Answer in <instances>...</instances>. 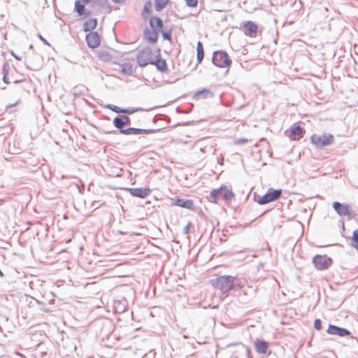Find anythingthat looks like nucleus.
I'll list each match as a JSON object with an SVG mask.
<instances>
[{
  "label": "nucleus",
  "instance_id": "5fc2aeb1",
  "mask_svg": "<svg viewBox=\"0 0 358 358\" xmlns=\"http://www.w3.org/2000/svg\"><path fill=\"white\" fill-rule=\"evenodd\" d=\"M15 105H16V103H14L13 105L9 106V107H13V106H15Z\"/></svg>",
  "mask_w": 358,
  "mask_h": 358
},
{
  "label": "nucleus",
  "instance_id": "3c124183",
  "mask_svg": "<svg viewBox=\"0 0 358 358\" xmlns=\"http://www.w3.org/2000/svg\"><path fill=\"white\" fill-rule=\"evenodd\" d=\"M3 273L1 271V270L0 269V277L1 278H3Z\"/></svg>",
  "mask_w": 358,
  "mask_h": 358
},
{
  "label": "nucleus",
  "instance_id": "20e7f679",
  "mask_svg": "<svg viewBox=\"0 0 358 358\" xmlns=\"http://www.w3.org/2000/svg\"><path fill=\"white\" fill-rule=\"evenodd\" d=\"M334 136L330 134H323L322 135L313 134L310 136L311 143L318 149L323 148L333 143Z\"/></svg>",
  "mask_w": 358,
  "mask_h": 358
},
{
  "label": "nucleus",
  "instance_id": "f704fd0d",
  "mask_svg": "<svg viewBox=\"0 0 358 358\" xmlns=\"http://www.w3.org/2000/svg\"><path fill=\"white\" fill-rule=\"evenodd\" d=\"M314 327L317 330H320L322 329V322L320 319H316L314 322Z\"/></svg>",
  "mask_w": 358,
  "mask_h": 358
},
{
  "label": "nucleus",
  "instance_id": "2eb2a0df",
  "mask_svg": "<svg viewBox=\"0 0 358 358\" xmlns=\"http://www.w3.org/2000/svg\"><path fill=\"white\" fill-rule=\"evenodd\" d=\"M172 204L187 209L194 208V202L192 199H185L176 197L172 199Z\"/></svg>",
  "mask_w": 358,
  "mask_h": 358
},
{
  "label": "nucleus",
  "instance_id": "7c9ffc66",
  "mask_svg": "<svg viewBox=\"0 0 358 358\" xmlns=\"http://www.w3.org/2000/svg\"><path fill=\"white\" fill-rule=\"evenodd\" d=\"M169 0H158V11L162 10L168 4Z\"/></svg>",
  "mask_w": 358,
  "mask_h": 358
},
{
  "label": "nucleus",
  "instance_id": "37998d69",
  "mask_svg": "<svg viewBox=\"0 0 358 358\" xmlns=\"http://www.w3.org/2000/svg\"><path fill=\"white\" fill-rule=\"evenodd\" d=\"M246 355L248 358H252L250 356V349L248 347H246Z\"/></svg>",
  "mask_w": 358,
  "mask_h": 358
},
{
  "label": "nucleus",
  "instance_id": "c03bdc74",
  "mask_svg": "<svg viewBox=\"0 0 358 358\" xmlns=\"http://www.w3.org/2000/svg\"><path fill=\"white\" fill-rule=\"evenodd\" d=\"M108 2L107 0H99V5L101 6H103L105 3H106Z\"/></svg>",
  "mask_w": 358,
  "mask_h": 358
},
{
  "label": "nucleus",
  "instance_id": "72a5a7b5",
  "mask_svg": "<svg viewBox=\"0 0 358 358\" xmlns=\"http://www.w3.org/2000/svg\"><path fill=\"white\" fill-rule=\"evenodd\" d=\"M115 308L118 312H123L125 310V308L122 307L120 301L115 302Z\"/></svg>",
  "mask_w": 358,
  "mask_h": 358
},
{
  "label": "nucleus",
  "instance_id": "c9c22d12",
  "mask_svg": "<svg viewBox=\"0 0 358 358\" xmlns=\"http://www.w3.org/2000/svg\"><path fill=\"white\" fill-rule=\"evenodd\" d=\"M190 227H191V223L188 222V224L187 225H185V227L183 228V234H189Z\"/></svg>",
  "mask_w": 358,
  "mask_h": 358
},
{
  "label": "nucleus",
  "instance_id": "a19ab883",
  "mask_svg": "<svg viewBox=\"0 0 358 358\" xmlns=\"http://www.w3.org/2000/svg\"><path fill=\"white\" fill-rule=\"evenodd\" d=\"M176 112L178 113H188L189 111V110H182L179 108H176Z\"/></svg>",
  "mask_w": 358,
  "mask_h": 358
},
{
  "label": "nucleus",
  "instance_id": "cd10ccee",
  "mask_svg": "<svg viewBox=\"0 0 358 358\" xmlns=\"http://www.w3.org/2000/svg\"><path fill=\"white\" fill-rule=\"evenodd\" d=\"M352 246L358 251V229L355 230L352 237Z\"/></svg>",
  "mask_w": 358,
  "mask_h": 358
},
{
  "label": "nucleus",
  "instance_id": "4468645a",
  "mask_svg": "<svg viewBox=\"0 0 358 358\" xmlns=\"http://www.w3.org/2000/svg\"><path fill=\"white\" fill-rule=\"evenodd\" d=\"M327 332L331 335H336L341 337L347 336L351 334L350 331L347 329L334 324L329 325Z\"/></svg>",
  "mask_w": 358,
  "mask_h": 358
},
{
  "label": "nucleus",
  "instance_id": "49530a36",
  "mask_svg": "<svg viewBox=\"0 0 358 358\" xmlns=\"http://www.w3.org/2000/svg\"><path fill=\"white\" fill-rule=\"evenodd\" d=\"M111 1L115 3H120L122 2L124 0H111Z\"/></svg>",
  "mask_w": 358,
  "mask_h": 358
},
{
  "label": "nucleus",
  "instance_id": "9b49d317",
  "mask_svg": "<svg viewBox=\"0 0 358 358\" xmlns=\"http://www.w3.org/2000/svg\"><path fill=\"white\" fill-rule=\"evenodd\" d=\"M304 133L305 131L303 128L299 125H296L295 124L285 132V135L291 140H299L301 138Z\"/></svg>",
  "mask_w": 358,
  "mask_h": 358
},
{
  "label": "nucleus",
  "instance_id": "5701e85b",
  "mask_svg": "<svg viewBox=\"0 0 358 358\" xmlns=\"http://www.w3.org/2000/svg\"><path fill=\"white\" fill-rule=\"evenodd\" d=\"M97 26L96 18H90L85 21L83 26V30L85 32L92 31Z\"/></svg>",
  "mask_w": 358,
  "mask_h": 358
},
{
  "label": "nucleus",
  "instance_id": "09e8293b",
  "mask_svg": "<svg viewBox=\"0 0 358 358\" xmlns=\"http://www.w3.org/2000/svg\"><path fill=\"white\" fill-rule=\"evenodd\" d=\"M247 140L246 139H241L238 141L239 143H244V142H246Z\"/></svg>",
  "mask_w": 358,
  "mask_h": 358
},
{
  "label": "nucleus",
  "instance_id": "473e14b6",
  "mask_svg": "<svg viewBox=\"0 0 358 358\" xmlns=\"http://www.w3.org/2000/svg\"><path fill=\"white\" fill-rule=\"evenodd\" d=\"M10 80H12V82L13 83H22V84H26V85L29 84L27 79L17 80V79H14V77H13L12 76H11Z\"/></svg>",
  "mask_w": 358,
  "mask_h": 358
},
{
  "label": "nucleus",
  "instance_id": "ddd939ff",
  "mask_svg": "<svg viewBox=\"0 0 358 358\" xmlns=\"http://www.w3.org/2000/svg\"><path fill=\"white\" fill-rule=\"evenodd\" d=\"M113 123L114 127L119 129V131L120 132V130L124 129V127L131 124V119L128 115H122L121 117L116 116L113 119Z\"/></svg>",
  "mask_w": 358,
  "mask_h": 358
},
{
  "label": "nucleus",
  "instance_id": "de8ad7c7",
  "mask_svg": "<svg viewBox=\"0 0 358 358\" xmlns=\"http://www.w3.org/2000/svg\"><path fill=\"white\" fill-rule=\"evenodd\" d=\"M154 6H155V10H157V0H154Z\"/></svg>",
  "mask_w": 358,
  "mask_h": 358
},
{
  "label": "nucleus",
  "instance_id": "aec40b11",
  "mask_svg": "<svg viewBox=\"0 0 358 358\" xmlns=\"http://www.w3.org/2000/svg\"><path fill=\"white\" fill-rule=\"evenodd\" d=\"M214 96L213 92L208 89H203L201 90L197 91L193 95L194 100H199L208 98H213Z\"/></svg>",
  "mask_w": 358,
  "mask_h": 358
},
{
  "label": "nucleus",
  "instance_id": "39448f33",
  "mask_svg": "<svg viewBox=\"0 0 358 358\" xmlns=\"http://www.w3.org/2000/svg\"><path fill=\"white\" fill-rule=\"evenodd\" d=\"M213 64L220 68H229L231 60L228 54L222 50L215 51L212 57Z\"/></svg>",
  "mask_w": 358,
  "mask_h": 358
},
{
  "label": "nucleus",
  "instance_id": "1a4fd4ad",
  "mask_svg": "<svg viewBox=\"0 0 358 358\" xmlns=\"http://www.w3.org/2000/svg\"><path fill=\"white\" fill-rule=\"evenodd\" d=\"M281 194L282 189H273L270 188L265 194L257 200V203L260 205H264L274 201L280 196Z\"/></svg>",
  "mask_w": 358,
  "mask_h": 358
},
{
  "label": "nucleus",
  "instance_id": "4d7b16f0",
  "mask_svg": "<svg viewBox=\"0 0 358 358\" xmlns=\"http://www.w3.org/2000/svg\"><path fill=\"white\" fill-rule=\"evenodd\" d=\"M29 48H30V49H32L33 48V45H31Z\"/></svg>",
  "mask_w": 358,
  "mask_h": 358
},
{
  "label": "nucleus",
  "instance_id": "9d476101",
  "mask_svg": "<svg viewBox=\"0 0 358 358\" xmlns=\"http://www.w3.org/2000/svg\"><path fill=\"white\" fill-rule=\"evenodd\" d=\"M158 71L162 74V83H172L174 82L173 78L167 77L168 76V68L166 61L161 58L159 56V49L158 48Z\"/></svg>",
  "mask_w": 358,
  "mask_h": 358
},
{
  "label": "nucleus",
  "instance_id": "423d86ee",
  "mask_svg": "<svg viewBox=\"0 0 358 358\" xmlns=\"http://www.w3.org/2000/svg\"><path fill=\"white\" fill-rule=\"evenodd\" d=\"M150 27H145L143 30V39L150 44H155L157 43V16H152L149 20Z\"/></svg>",
  "mask_w": 358,
  "mask_h": 358
},
{
  "label": "nucleus",
  "instance_id": "4be33fe9",
  "mask_svg": "<svg viewBox=\"0 0 358 358\" xmlns=\"http://www.w3.org/2000/svg\"><path fill=\"white\" fill-rule=\"evenodd\" d=\"M254 344L257 352L259 354H266L267 352L268 345L266 341L257 339Z\"/></svg>",
  "mask_w": 358,
  "mask_h": 358
},
{
  "label": "nucleus",
  "instance_id": "864d4df0",
  "mask_svg": "<svg viewBox=\"0 0 358 358\" xmlns=\"http://www.w3.org/2000/svg\"><path fill=\"white\" fill-rule=\"evenodd\" d=\"M164 128H158V129H157V131H162V130H164Z\"/></svg>",
  "mask_w": 358,
  "mask_h": 358
},
{
  "label": "nucleus",
  "instance_id": "a211bd4d",
  "mask_svg": "<svg viewBox=\"0 0 358 358\" xmlns=\"http://www.w3.org/2000/svg\"><path fill=\"white\" fill-rule=\"evenodd\" d=\"M73 11L77 13L79 16H83L84 17H86L91 14V10H87L85 4L81 3L79 0H76L75 1Z\"/></svg>",
  "mask_w": 358,
  "mask_h": 358
},
{
  "label": "nucleus",
  "instance_id": "f257e3e1",
  "mask_svg": "<svg viewBox=\"0 0 358 358\" xmlns=\"http://www.w3.org/2000/svg\"><path fill=\"white\" fill-rule=\"evenodd\" d=\"M212 286L225 294L234 289L235 277L229 275H220L210 280Z\"/></svg>",
  "mask_w": 358,
  "mask_h": 358
},
{
  "label": "nucleus",
  "instance_id": "dca6fc26",
  "mask_svg": "<svg viewBox=\"0 0 358 358\" xmlns=\"http://www.w3.org/2000/svg\"><path fill=\"white\" fill-rule=\"evenodd\" d=\"M243 27L245 29V34L246 36H248L250 37H255L257 36L258 27L255 22L252 21H247L244 24Z\"/></svg>",
  "mask_w": 358,
  "mask_h": 358
},
{
  "label": "nucleus",
  "instance_id": "c756f323",
  "mask_svg": "<svg viewBox=\"0 0 358 358\" xmlns=\"http://www.w3.org/2000/svg\"><path fill=\"white\" fill-rule=\"evenodd\" d=\"M106 107L117 113H122L123 111V108H120L113 104H108Z\"/></svg>",
  "mask_w": 358,
  "mask_h": 358
},
{
  "label": "nucleus",
  "instance_id": "2f4dec72",
  "mask_svg": "<svg viewBox=\"0 0 358 358\" xmlns=\"http://www.w3.org/2000/svg\"><path fill=\"white\" fill-rule=\"evenodd\" d=\"M188 7H196L198 4V0H185Z\"/></svg>",
  "mask_w": 358,
  "mask_h": 358
},
{
  "label": "nucleus",
  "instance_id": "f8f14e48",
  "mask_svg": "<svg viewBox=\"0 0 358 358\" xmlns=\"http://www.w3.org/2000/svg\"><path fill=\"white\" fill-rule=\"evenodd\" d=\"M85 41L89 48H97L101 43L100 35L97 31H91L86 34Z\"/></svg>",
  "mask_w": 358,
  "mask_h": 358
},
{
  "label": "nucleus",
  "instance_id": "f03ea898",
  "mask_svg": "<svg viewBox=\"0 0 358 358\" xmlns=\"http://www.w3.org/2000/svg\"><path fill=\"white\" fill-rule=\"evenodd\" d=\"M136 60L138 64L143 67L148 64L157 66V55H155L150 47H145L140 50L137 54Z\"/></svg>",
  "mask_w": 358,
  "mask_h": 358
},
{
  "label": "nucleus",
  "instance_id": "58836bf2",
  "mask_svg": "<svg viewBox=\"0 0 358 358\" xmlns=\"http://www.w3.org/2000/svg\"><path fill=\"white\" fill-rule=\"evenodd\" d=\"M38 37L44 44L50 45L48 41L45 38H43L41 34H38Z\"/></svg>",
  "mask_w": 358,
  "mask_h": 358
},
{
  "label": "nucleus",
  "instance_id": "b1692460",
  "mask_svg": "<svg viewBox=\"0 0 358 358\" xmlns=\"http://www.w3.org/2000/svg\"><path fill=\"white\" fill-rule=\"evenodd\" d=\"M196 59L198 63H201L204 57V51L203 44L201 41H198L196 45Z\"/></svg>",
  "mask_w": 358,
  "mask_h": 358
},
{
  "label": "nucleus",
  "instance_id": "e433bc0d",
  "mask_svg": "<svg viewBox=\"0 0 358 358\" xmlns=\"http://www.w3.org/2000/svg\"><path fill=\"white\" fill-rule=\"evenodd\" d=\"M155 131V129H141V134H149L151 133H154Z\"/></svg>",
  "mask_w": 358,
  "mask_h": 358
},
{
  "label": "nucleus",
  "instance_id": "6e6552de",
  "mask_svg": "<svg viewBox=\"0 0 358 358\" xmlns=\"http://www.w3.org/2000/svg\"><path fill=\"white\" fill-rule=\"evenodd\" d=\"M173 25L170 22L164 24L163 21L158 17V34L161 33L164 40L171 41L172 31Z\"/></svg>",
  "mask_w": 358,
  "mask_h": 358
},
{
  "label": "nucleus",
  "instance_id": "6ab92c4d",
  "mask_svg": "<svg viewBox=\"0 0 358 358\" xmlns=\"http://www.w3.org/2000/svg\"><path fill=\"white\" fill-rule=\"evenodd\" d=\"M333 207L336 212L341 216L349 215L350 212L349 207L347 205H344L338 201L333 203Z\"/></svg>",
  "mask_w": 358,
  "mask_h": 358
},
{
  "label": "nucleus",
  "instance_id": "8fccbe9b",
  "mask_svg": "<svg viewBox=\"0 0 358 358\" xmlns=\"http://www.w3.org/2000/svg\"><path fill=\"white\" fill-rule=\"evenodd\" d=\"M157 121V115H155L154 117H153V122H156Z\"/></svg>",
  "mask_w": 358,
  "mask_h": 358
},
{
  "label": "nucleus",
  "instance_id": "7ed1b4c3",
  "mask_svg": "<svg viewBox=\"0 0 358 358\" xmlns=\"http://www.w3.org/2000/svg\"><path fill=\"white\" fill-rule=\"evenodd\" d=\"M234 196V194L231 190L228 189L226 186L222 185L210 192L208 199L210 202L216 203L221 199L225 201H230Z\"/></svg>",
  "mask_w": 358,
  "mask_h": 358
},
{
  "label": "nucleus",
  "instance_id": "393cba45",
  "mask_svg": "<svg viewBox=\"0 0 358 358\" xmlns=\"http://www.w3.org/2000/svg\"><path fill=\"white\" fill-rule=\"evenodd\" d=\"M120 71L123 74L131 75L134 72L133 66L129 62L120 65Z\"/></svg>",
  "mask_w": 358,
  "mask_h": 358
},
{
  "label": "nucleus",
  "instance_id": "ea45409f",
  "mask_svg": "<svg viewBox=\"0 0 358 358\" xmlns=\"http://www.w3.org/2000/svg\"><path fill=\"white\" fill-rule=\"evenodd\" d=\"M10 54H11V55H12V56H13L15 59H17V60H18V61H21V60H22V57H20V56H18V55H17L16 54H15L13 51H11V52H10Z\"/></svg>",
  "mask_w": 358,
  "mask_h": 358
},
{
  "label": "nucleus",
  "instance_id": "f3484780",
  "mask_svg": "<svg viewBox=\"0 0 358 358\" xmlns=\"http://www.w3.org/2000/svg\"><path fill=\"white\" fill-rule=\"evenodd\" d=\"M128 192L131 196L139 198H145L150 193V189L144 187L129 188Z\"/></svg>",
  "mask_w": 358,
  "mask_h": 358
},
{
  "label": "nucleus",
  "instance_id": "a878e982",
  "mask_svg": "<svg viewBox=\"0 0 358 358\" xmlns=\"http://www.w3.org/2000/svg\"><path fill=\"white\" fill-rule=\"evenodd\" d=\"M152 3L150 1H147L144 6L142 11V17L143 19H147L149 15L151 14L152 12Z\"/></svg>",
  "mask_w": 358,
  "mask_h": 358
},
{
  "label": "nucleus",
  "instance_id": "c85d7f7f",
  "mask_svg": "<svg viewBox=\"0 0 358 358\" xmlns=\"http://www.w3.org/2000/svg\"><path fill=\"white\" fill-rule=\"evenodd\" d=\"M143 110V108H123L122 113L127 114V115H131L134 113H136L138 111Z\"/></svg>",
  "mask_w": 358,
  "mask_h": 358
},
{
  "label": "nucleus",
  "instance_id": "bb28decb",
  "mask_svg": "<svg viewBox=\"0 0 358 358\" xmlns=\"http://www.w3.org/2000/svg\"><path fill=\"white\" fill-rule=\"evenodd\" d=\"M120 134L124 135H138L141 134V129L134 128V127H129L124 130H120Z\"/></svg>",
  "mask_w": 358,
  "mask_h": 358
},
{
  "label": "nucleus",
  "instance_id": "0eeeda50",
  "mask_svg": "<svg viewBox=\"0 0 358 358\" xmlns=\"http://www.w3.org/2000/svg\"><path fill=\"white\" fill-rule=\"evenodd\" d=\"M333 263L331 258L327 255H317L313 259V264L318 271H323L329 268Z\"/></svg>",
  "mask_w": 358,
  "mask_h": 358
},
{
  "label": "nucleus",
  "instance_id": "412c9836",
  "mask_svg": "<svg viewBox=\"0 0 358 358\" xmlns=\"http://www.w3.org/2000/svg\"><path fill=\"white\" fill-rule=\"evenodd\" d=\"M15 69L14 66H11L10 63L6 61L3 63V67H2V73H3V78L2 80L4 83L6 84H10L11 81L10 80V78L8 77L10 74V71H11V69Z\"/></svg>",
  "mask_w": 358,
  "mask_h": 358
},
{
  "label": "nucleus",
  "instance_id": "a18cd8bd",
  "mask_svg": "<svg viewBox=\"0 0 358 358\" xmlns=\"http://www.w3.org/2000/svg\"><path fill=\"white\" fill-rule=\"evenodd\" d=\"M83 1V3L84 4H89L90 3H91L92 1H93L94 0H81Z\"/></svg>",
  "mask_w": 358,
  "mask_h": 358
},
{
  "label": "nucleus",
  "instance_id": "603ef678",
  "mask_svg": "<svg viewBox=\"0 0 358 358\" xmlns=\"http://www.w3.org/2000/svg\"><path fill=\"white\" fill-rule=\"evenodd\" d=\"M156 291H157V287H155H155H153V292H154V294H155V292H156Z\"/></svg>",
  "mask_w": 358,
  "mask_h": 358
},
{
  "label": "nucleus",
  "instance_id": "79ce46f5",
  "mask_svg": "<svg viewBox=\"0 0 358 358\" xmlns=\"http://www.w3.org/2000/svg\"><path fill=\"white\" fill-rule=\"evenodd\" d=\"M189 124H190V122H184L182 124L178 123V124H175L173 127H175L177 126H180V125H189Z\"/></svg>",
  "mask_w": 358,
  "mask_h": 358
},
{
  "label": "nucleus",
  "instance_id": "6e6d98bb",
  "mask_svg": "<svg viewBox=\"0 0 358 358\" xmlns=\"http://www.w3.org/2000/svg\"><path fill=\"white\" fill-rule=\"evenodd\" d=\"M159 120H162V118H159L157 119V121H159Z\"/></svg>",
  "mask_w": 358,
  "mask_h": 358
},
{
  "label": "nucleus",
  "instance_id": "4c0bfd02",
  "mask_svg": "<svg viewBox=\"0 0 358 358\" xmlns=\"http://www.w3.org/2000/svg\"><path fill=\"white\" fill-rule=\"evenodd\" d=\"M243 287V284L242 283V282L240 281V280L237 279L236 277H235V285H234V287Z\"/></svg>",
  "mask_w": 358,
  "mask_h": 358
}]
</instances>
